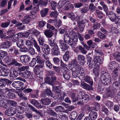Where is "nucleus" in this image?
I'll return each instance as SVG.
<instances>
[{"label":"nucleus","mask_w":120,"mask_h":120,"mask_svg":"<svg viewBox=\"0 0 120 120\" xmlns=\"http://www.w3.org/2000/svg\"><path fill=\"white\" fill-rule=\"evenodd\" d=\"M64 41L66 43L68 44L72 47L73 45L76 42L78 41V37L76 35L72 37V38L70 39L69 34H65L64 35Z\"/></svg>","instance_id":"1"},{"label":"nucleus","mask_w":120,"mask_h":120,"mask_svg":"<svg viewBox=\"0 0 120 120\" xmlns=\"http://www.w3.org/2000/svg\"><path fill=\"white\" fill-rule=\"evenodd\" d=\"M49 43L50 45L53 48L52 50L55 55H60V52L59 51V48L56 44L54 43V41L52 39H50L48 40Z\"/></svg>","instance_id":"2"},{"label":"nucleus","mask_w":120,"mask_h":120,"mask_svg":"<svg viewBox=\"0 0 120 120\" xmlns=\"http://www.w3.org/2000/svg\"><path fill=\"white\" fill-rule=\"evenodd\" d=\"M100 79L102 83L105 85L109 84L111 81L110 74L106 72L102 73Z\"/></svg>","instance_id":"3"},{"label":"nucleus","mask_w":120,"mask_h":120,"mask_svg":"<svg viewBox=\"0 0 120 120\" xmlns=\"http://www.w3.org/2000/svg\"><path fill=\"white\" fill-rule=\"evenodd\" d=\"M77 96L80 99V100L84 103L88 102L90 98V96L88 94H85L82 91L79 92Z\"/></svg>","instance_id":"4"},{"label":"nucleus","mask_w":120,"mask_h":120,"mask_svg":"<svg viewBox=\"0 0 120 120\" xmlns=\"http://www.w3.org/2000/svg\"><path fill=\"white\" fill-rule=\"evenodd\" d=\"M57 77L55 75H53L51 77V79L49 77H46L45 78V82L48 83L52 85H54L55 84L54 82H56Z\"/></svg>","instance_id":"5"},{"label":"nucleus","mask_w":120,"mask_h":120,"mask_svg":"<svg viewBox=\"0 0 120 120\" xmlns=\"http://www.w3.org/2000/svg\"><path fill=\"white\" fill-rule=\"evenodd\" d=\"M24 85V84L20 81L14 82L12 84V86L15 88H20L22 90L25 88L23 87Z\"/></svg>","instance_id":"6"},{"label":"nucleus","mask_w":120,"mask_h":120,"mask_svg":"<svg viewBox=\"0 0 120 120\" xmlns=\"http://www.w3.org/2000/svg\"><path fill=\"white\" fill-rule=\"evenodd\" d=\"M16 113L15 109V108H11L8 109L5 112L6 115L9 116H11Z\"/></svg>","instance_id":"7"},{"label":"nucleus","mask_w":120,"mask_h":120,"mask_svg":"<svg viewBox=\"0 0 120 120\" xmlns=\"http://www.w3.org/2000/svg\"><path fill=\"white\" fill-rule=\"evenodd\" d=\"M114 91L111 88H108L106 92L104 94L105 98H106L111 96L114 94Z\"/></svg>","instance_id":"8"},{"label":"nucleus","mask_w":120,"mask_h":120,"mask_svg":"<svg viewBox=\"0 0 120 120\" xmlns=\"http://www.w3.org/2000/svg\"><path fill=\"white\" fill-rule=\"evenodd\" d=\"M87 61L89 63L88 67L90 69L92 68L95 65V62L92 58L90 56L87 57Z\"/></svg>","instance_id":"9"},{"label":"nucleus","mask_w":120,"mask_h":120,"mask_svg":"<svg viewBox=\"0 0 120 120\" xmlns=\"http://www.w3.org/2000/svg\"><path fill=\"white\" fill-rule=\"evenodd\" d=\"M118 64L115 61H113L109 63L108 64V68L109 69L112 70L116 68L115 70L117 71L118 70L117 68V67Z\"/></svg>","instance_id":"10"},{"label":"nucleus","mask_w":120,"mask_h":120,"mask_svg":"<svg viewBox=\"0 0 120 120\" xmlns=\"http://www.w3.org/2000/svg\"><path fill=\"white\" fill-rule=\"evenodd\" d=\"M94 60L95 62L98 63V65H101L103 61V58L98 56H95L94 57Z\"/></svg>","instance_id":"11"},{"label":"nucleus","mask_w":120,"mask_h":120,"mask_svg":"<svg viewBox=\"0 0 120 120\" xmlns=\"http://www.w3.org/2000/svg\"><path fill=\"white\" fill-rule=\"evenodd\" d=\"M41 48L43 52L46 55H47L49 53L50 49L49 46L45 44L42 46Z\"/></svg>","instance_id":"12"},{"label":"nucleus","mask_w":120,"mask_h":120,"mask_svg":"<svg viewBox=\"0 0 120 120\" xmlns=\"http://www.w3.org/2000/svg\"><path fill=\"white\" fill-rule=\"evenodd\" d=\"M37 61V65H41L43 67V64H44L45 60H41V57L39 56H38L36 57Z\"/></svg>","instance_id":"13"},{"label":"nucleus","mask_w":120,"mask_h":120,"mask_svg":"<svg viewBox=\"0 0 120 120\" xmlns=\"http://www.w3.org/2000/svg\"><path fill=\"white\" fill-rule=\"evenodd\" d=\"M89 116L91 120H96L98 115L96 112L92 111L90 112Z\"/></svg>","instance_id":"14"},{"label":"nucleus","mask_w":120,"mask_h":120,"mask_svg":"<svg viewBox=\"0 0 120 120\" xmlns=\"http://www.w3.org/2000/svg\"><path fill=\"white\" fill-rule=\"evenodd\" d=\"M19 67L18 70L19 71V75L21 76L23 73V71H24L25 70L27 69L28 68V66H25Z\"/></svg>","instance_id":"15"},{"label":"nucleus","mask_w":120,"mask_h":120,"mask_svg":"<svg viewBox=\"0 0 120 120\" xmlns=\"http://www.w3.org/2000/svg\"><path fill=\"white\" fill-rule=\"evenodd\" d=\"M59 44L60 47L62 49V51H64L68 49L69 48L68 46H67L65 43H64L61 41H59Z\"/></svg>","instance_id":"16"},{"label":"nucleus","mask_w":120,"mask_h":120,"mask_svg":"<svg viewBox=\"0 0 120 120\" xmlns=\"http://www.w3.org/2000/svg\"><path fill=\"white\" fill-rule=\"evenodd\" d=\"M20 76H22L25 79H30L31 78L32 75L31 72L28 71H26L24 72Z\"/></svg>","instance_id":"17"},{"label":"nucleus","mask_w":120,"mask_h":120,"mask_svg":"<svg viewBox=\"0 0 120 120\" xmlns=\"http://www.w3.org/2000/svg\"><path fill=\"white\" fill-rule=\"evenodd\" d=\"M20 60L22 63H27L29 62L30 58L27 55H25L21 56L20 58Z\"/></svg>","instance_id":"18"},{"label":"nucleus","mask_w":120,"mask_h":120,"mask_svg":"<svg viewBox=\"0 0 120 120\" xmlns=\"http://www.w3.org/2000/svg\"><path fill=\"white\" fill-rule=\"evenodd\" d=\"M43 67L41 65H36L35 66L34 70V73L37 75H39L41 72L40 68H42Z\"/></svg>","instance_id":"19"},{"label":"nucleus","mask_w":120,"mask_h":120,"mask_svg":"<svg viewBox=\"0 0 120 120\" xmlns=\"http://www.w3.org/2000/svg\"><path fill=\"white\" fill-rule=\"evenodd\" d=\"M30 102L31 104L37 108H41L42 107V106L40 103L34 99L31 100Z\"/></svg>","instance_id":"20"},{"label":"nucleus","mask_w":120,"mask_h":120,"mask_svg":"<svg viewBox=\"0 0 120 120\" xmlns=\"http://www.w3.org/2000/svg\"><path fill=\"white\" fill-rule=\"evenodd\" d=\"M69 71L68 70L66 71H63L62 72L63 73V77L66 80H69L70 78L69 74Z\"/></svg>","instance_id":"21"},{"label":"nucleus","mask_w":120,"mask_h":120,"mask_svg":"<svg viewBox=\"0 0 120 120\" xmlns=\"http://www.w3.org/2000/svg\"><path fill=\"white\" fill-rule=\"evenodd\" d=\"M81 84L83 88L87 90H93V88L91 86H90L89 85L83 81L81 82Z\"/></svg>","instance_id":"22"},{"label":"nucleus","mask_w":120,"mask_h":120,"mask_svg":"<svg viewBox=\"0 0 120 120\" xmlns=\"http://www.w3.org/2000/svg\"><path fill=\"white\" fill-rule=\"evenodd\" d=\"M44 34L46 37L50 38L52 36L53 33V31L51 30H47L45 31Z\"/></svg>","instance_id":"23"},{"label":"nucleus","mask_w":120,"mask_h":120,"mask_svg":"<svg viewBox=\"0 0 120 120\" xmlns=\"http://www.w3.org/2000/svg\"><path fill=\"white\" fill-rule=\"evenodd\" d=\"M30 17L29 15L25 16L22 20V22L23 24H28L30 21Z\"/></svg>","instance_id":"24"},{"label":"nucleus","mask_w":120,"mask_h":120,"mask_svg":"<svg viewBox=\"0 0 120 120\" xmlns=\"http://www.w3.org/2000/svg\"><path fill=\"white\" fill-rule=\"evenodd\" d=\"M107 14L109 15L110 20L112 22L114 21V19L116 17V15L115 13L113 12H110L109 13V14L108 15V13H107Z\"/></svg>","instance_id":"25"},{"label":"nucleus","mask_w":120,"mask_h":120,"mask_svg":"<svg viewBox=\"0 0 120 120\" xmlns=\"http://www.w3.org/2000/svg\"><path fill=\"white\" fill-rule=\"evenodd\" d=\"M41 101L43 105H49L51 102V100L48 98L43 99Z\"/></svg>","instance_id":"26"},{"label":"nucleus","mask_w":120,"mask_h":120,"mask_svg":"<svg viewBox=\"0 0 120 120\" xmlns=\"http://www.w3.org/2000/svg\"><path fill=\"white\" fill-rule=\"evenodd\" d=\"M85 24V25H86L87 27L89 26V24L88 23V21L85 19H82V20L79 22V23L78 24V26H80L81 24L83 25Z\"/></svg>","instance_id":"27"},{"label":"nucleus","mask_w":120,"mask_h":120,"mask_svg":"<svg viewBox=\"0 0 120 120\" xmlns=\"http://www.w3.org/2000/svg\"><path fill=\"white\" fill-rule=\"evenodd\" d=\"M9 70L3 69L0 71V75L3 76H7L9 74Z\"/></svg>","instance_id":"28"},{"label":"nucleus","mask_w":120,"mask_h":120,"mask_svg":"<svg viewBox=\"0 0 120 120\" xmlns=\"http://www.w3.org/2000/svg\"><path fill=\"white\" fill-rule=\"evenodd\" d=\"M71 70L72 72V76L73 77L76 78L77 77H78L79 73L76 68H72L71 69Z\"/></svg>","instance_id":"29"},{"label":"nucleus","mask_w":120,"mask_h":120,"mask_svg":"<svg viewBox=\"0 0 120 120\" xmlns=\"http://www.w3.org/2000/svg\"><path fill=\"white\" fill-rule=\"evenodd\" d=\"M66 65L64 64L62 60L60 61V68L62 72L63 71H65L69 70V69L66 67Z\"/></svg>","instance_id":"30"},{"label":"nucleus","mask_w":120,"mask_h":120,"mask_svg":"<svg viewBox=\"0 0 120 120\" xmlns=\"http://www.w3.org/2000/svg\"><path fill=\"white\" fill-rule=\"evenodd\" d=\"M83 80L89 83L91 86L93 85V82L92 80L89 76L87 75Z\"/></svg>","instance_id":"31"},{"label":"nucleus","mask_w":120,"mask_h":120,"mask_svg":"<svg viewBox=\"0 0 120 120\" xmlns=\"http://www.w3.org/2000/svg\"><path fill=\"white\" fill-rule=\"evenodd\" d=\"M11 45V42L10 41H7L3 43L2 46L4 49L8 48Z\"/></svg>","instance_id":"32"},{"label":"nucleus","mask_w":120,"mask_h":120,"mask_svg":"<svg viewBox=\"0 0 120 120\" xmlns=\"http://www.w3.org/2000/svg\"><path fill=\"white\" fill-rule=\"evenodd\" d=\"M77 116V113L75 111L71 112L70 115V118L71 120H75Z\"/></svg>","instance_id":"33"},{"label":"nucleus","mask_w":120,"mask_h":120,"mask_svg":"<svg viewBox=\"0 0 120 120\" xmlns=\"http://www.w3.org/2000/svg\"><path fill=\"white\" fill-rule=\"evenodd\" d=\"M15 33V30L14 29H12L8 30L7 32V34L8 35V37L9 38H11L13 37Z\"/></svg>","instance_id":"34"},{"label":"nucleus","mask_w":120,"mask_h":120,"mask_svg":"<svg viewBox=\"0 0 120 120\" xmlns=\"http://www.w3.org/2000/svg\"><path fill=\"white\" fill-rule=\"evenodd\" d=\"M49 11V9L45 8L41 11V14L42 17H44L47 14Z\"/></svg>","instance_id":"35"},{"label":"nucleus","mask_w":120,"mask_h":120,"mask_svg":"<svg viewBox=\"0 0 120 120\" xmlns=\"http://www.w3.org/2000/svg\"><path fill=\"white\" fill-rule=\"evenodd\" d=\"M45 92H46L47 95L48 96L51 97H53V94L51 90L49 88H47L45 89Z\"/></svg>","instance_id":"36"},{"label":"nucleus","mask_w":120,"mask_h":120,"mask_svg":"<svg viewBox=\"0 0 120 120\" xmlns=\"http://www.w3.org/2000/svg\"><path fill=\"white\" fill-rule=\"evenodd\" d=\"M47 113L50 115L54 117H56L57 115V113L53 110L51 109H48L47 111Z\"/></svg>","instance_id":"37"},{"label":"nucleus","mask_w":120,"mask_h":120,"mask_svg":"<svg viewBox=\"0 0 120 120\" xmlns=\"http://www.w3.org/2000/svg\"><path fill=\"white\" fill-rule=\"evenodd\" d=\"M54 109L57 112H63L64 111V108L61 106L56 107Z\"/></svg>","instance_id":"38"},{"label":"nucleus","mask_w":120,"mask_h":120,"mask_svg":"<svg viewBox=\"0 0 120 120\" xmlns=\"http://www.w3.org/2000/svg\"><path fill=\"white\" fill-rule=\"evenodd\" d=\"M61 21L60 19H56L55 20L54 22V25L55 26L58 27V28L61 26Z\"/></svg>","instance_id":"39"},{"label":"nucleus","mask_w":120,"mask_h":120,"mask_svg":"<svg viewBox=\"0 0 120 120\" xmlns=\"http://www.w3.org/2000/svg\"><path fill=\"white\" fill-rule=\"evenodd\" d=\"M11 65H14L15 66H21L22 65L20 63L17 62V60L15 59H13L10 63Z\"/></svg>","instance_id":"40"},{"label":"nucleus","mask_w":120,"mask_h":120,"mask_svg":"<svg viewBox=\"0 0 120 120\" xmlns=\"http://www.w3.org/2000/svg\"><path fill=\"white\" fill-rule=\"evenodd\" d=\"M70 53L69 51H67L64 55L63 56V59L64 60L66 61H67L69 59V55Z\"/></svg>","instance_id":"41"},{"label":"nucleus","mask_w":120,"mask_h":120,"mask_svg":"<svg viewBox=\"0 0 120 120\" xmlns=\"http://www.w3.org/2000/svg\"><path fill=\"white\" fill-rule=\"evenodd\" d=\"M100 4L103 7L104 11L105 12L106 14L107 15V12L108 10L107 6L104 4V2L103 1H101Z\"/></svg>","instance_id":"42"},{"label":"nucleus","mask_w":120,"mask_h":120,"mask_svg":"<svg viewBox=\"0 0 120 120\" xmlns=\"http://www.w3.org/2000/svg\"><path fill=\"white\" fill-rule=\"evenodd\" d=\"M24 42L25 40H24L22 39H19L16 43L17 46L19 47H20L23 46L24 45Z\"/></svg>","instance_id":"43"},{"label":"nucleus","mask_w":120,"mask_h":120,"mask_svg":"<svg viewBox=\"0 0 120 120\" xmlns=\"http://www.w3.org/2000/svg\"><path fill=\"white\" fill-rule=\"evenodd\" d=\"M59 117L62 120H67L68 119V116L66 115L63 114L61 113L58 115Z\"/></svg>","instance_id":"44"},{"label":"nucleus","mask_w":120,"mask_h":120,"mask_svg":"<svg viewBox=\"0 0 120 120\" xmlns=\"http://www.w3.org/2000/svg\"><path fill=\"white\" fill-rule=\"evenodd\" d=\"M18 76V73L16 71H12L10 72V76L12 78H16Z\"/></svg>","instance_id":"45"},{"label":"nucleus","mask_w":120,"mask_h":120,"mask_svg":"<svg viewBox=\"0 0 120 120\" xmlns=\"http://www.w3.org/2000/svg\"><path fill=\"white\" fill-rule=\"evenodd\" d=\"M71 65L73 66V68H77L79 66L75 59H74L72 60L71 62Z\"/></svg>","instance_id":"46"},{"label":"nucleus","mask_w":120,"mask_h":120,"mask_svg":"<svg viewBox=\"0 0 120 120\" xmlns=\"http://www.w3.org/2000/svg\"><path fill=\"white\" fill-rule=\"evenodd\" d=\"M34 46L38 52H40L41 51L40 48L37 42L34 41L33 43Z\"/></svg>","instance_id":"47"},{"label":"nucleus","mask_w":120,"mask_h":120,"mask_svg":"<svg viewBox=\"0 0 120 120\" xmlns=\"http://www.w3.org/2000/svg\"><path fill=\"white\" fill-rule=\"evenodd\" d=\"M97 16L100 19H101L103 17V13L99 10L96 9L95 10Z\"/></svg>","instance_id":"48"},{"label":"nucleus","mask_w":120,"mask_h":120,"mask_svg":"<svg viewBox=\"0 0 120 120\" xmlns=\"http://www.w3.org/2000/svg\"><path fill=\"white\" fill-rule=\"evenodd\" d=\"M114 56L116 60L120 62V53L116 52L114 55Z\"/></svg>","instance_id":"49"},{"label":"nucleus","mask_w":120,"mask_h":120,"mask_svg":"<svg viewBox=\"0 0 120 120\" xmlns=\"http://www.w3.org/2000/svg\"><path fill=\"white\" fill-rule=\"evenodd\" d=\"M99 67H97L96 68H94L93 70V72L96 77H98V76L99 72Z\"/></svg>","instance_id":"50"},{"label":"nucleus","mask_w":120,"mask_h":120,"mask_svg":"<svg viewBox=\"0 0 120 120\" xmlns=\"http://www.w3.org/2000/svg\"><path fill=\"white\" fill-rule=\"evenodd\" d=\"M16 109L18 111V112L23 113L25 111L24 108L21 106H17Z\"/></svg>","instance_id":"51"},{"label":"nucleus","mask_w":120,"mask_h":120,"mask_svg":"<svg viewBox=\"0 0 120 120\" xmlns=\"http://www.w3.org/2000/svg\"><path fill=\"white\" fill-rule=\"evenodd\" d=\"M74 8L73 5L70 3H67L66 4L64 7V10H67L70 8L72 9Z\"/></svg>","instance_id":"52"},{"label":"nucleus","mask_w":120,"mask_h":120,"mask_svg":"<svg viewBox=\"0 0 120 120\" xmlns=\"http://www.w3.org/2000/svg\"><path fill=\"white\" fill-rule=\"evenodd\" d=\"M58 15V13L56 11H52L50 14V16L54 18H57Z\"/></svg>","instance_id":"53"},{"label":"nucleus","mask_w":120,"mask_h":120,"mask_svg":"<svg viewBox=\"0 0 120 120\" xmlns=\"http://www.w3.org/2000/svg\"><path fill=\"white\" fill-rule=\"evenodd\" d=\"M38 41L39 44L43 46L44 44V39L41 36H40L38 38Z\"/></svg>","instance_id":"54"},{"label":"nucleus","mask_w":120,"mask_h":120,"mask_svg":"<svg viewBox=\"0 0 120 120\" xmlns=\"http://www.w3.org/2000/svg\"><path fill=\"white\" fill-rule=\"evenodd\" d=\"M23 113L17 112L16 115V116L19 120H22L24 118V115Z\"/></svg>","instance_id":"55"},{"label":"nucleus","mask_w":120,"mask_h":120,"mask_svg":"<svg viewBox=\"0 0 120 120\" xmlns=\"http://www.w3.org/2000/svg\"><path fill=\"white\" fill-rule=\"evenodd\" d=\"M37 61L36 57L33 58L31 62L29 64V65L31 67L34 66L36 64H37Z\"/></svg>","instance_id":"56"},{"label":"nucleus","mask_w":120,"mask_h":120,"mask_svg":"<svg viewBox=\"0 0 120 120\" xmlns=\"http://www.w3.org/2000/svg\"><path fill=\"white\" fill-rule=\"evenodd\" d=\"M78 73H84V71L82 67L79 66L76 68Z\"/></svg>","instance_id":"57"},{"label":"nucleus","mask_w":120,"mask_h":120,"mask_svg":"<svg viewBox=\"0 0 120 120\" xmlns=\"http://www.w3.org/2000/svg\"><path fill=\"white\" fill-rule=\"evenodd\" d=\"M46 66L49 69H51L52 67V64L49 60L46 61L45 62Z\"/></svg>","instance_id":"58"},{"label":"nucleus","mask_w":120,"mask_h":120,"mask_svg":"<svg viewBox=\"0 0 120 120\" xmlns=\"http://www.w3.org/2000/svg\"><path fill=\"white\" fill-rule=\"evenodd\" d=\"M25 44L26 46L29 48H30L33 46L32 42L29 40L26 41Z\"/></svg>","instance_id":"59"},{"label":"nucleus","mask_w":120,"mask_h":120,"mask_svg":"<svg viewBox=\"0 0 120 120\" xmlns=\"http://www.w3.org/2000/svg\"><path fill=\"white\" fill-rule=\"evenodd\" d=\"M96 7L92 3H90L89 6V9L91 12H93L96 8Z\"/></svg>","instance_id":"60"},{"label":"nucleus","mask_w":120,"mask_h":120,"mask_svg":"<svg viewBox=\"0 0 120 120\" xmlns=\"http://www.w3.org/2000/svg\"><path fill=\"white\" fill-rule=\"evenodd\" d=\"M79 49L80 50V52L83 54H86L87 53L86 51L81 46H79Z\"/></svg>","instance_id":"61"},{"label":"nucleus","mask_w":120,"mask_h":120,"mask_svg":"<svg viewBox=\"0 0 120 120\" xmlns=\"http://www.w3.org/2000/svg\"><path fill=\"white\" fill-rule=\"evenodd\" d=\"M101 26L100 24L99 23L95 22L93 24L92 27L94 30L97 29L99 28Z\"/></svg>","instance_id":"62"},{"label":"nucleus","mask_w":120,"mask_h":120,"mask_svg":"<svg viewBox=\"0 0 120 120\" xmlns=\"http://www.w3.org/2000/svg\"><path fill=\"white\" fill-rule=\"evenodd\" d=\"M7 102L8 104H10L13 106L15 107L17 105V103L13 101L8 100L7 101Z\"/></svg>","instance_id":"63"},{"label":"nucleus","mask_w":120,"mask_h":120,"mask_svg":"<svg viewBox=\"0 0 120 120\" xmlns=\"http://www.w3.org/2000/svg\"><path fill=\"white\" fill-rule=\"evenodd\" d=\"M68 17L71 19V20L73 21H75V16L74 15L73 13H68Z\"/></svg>","instance_id":"64"}]
</instances>
